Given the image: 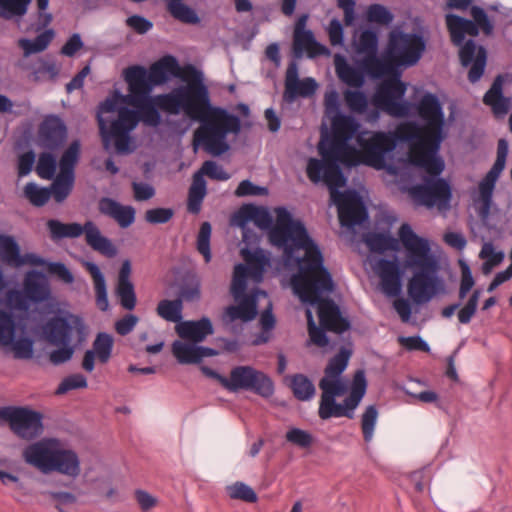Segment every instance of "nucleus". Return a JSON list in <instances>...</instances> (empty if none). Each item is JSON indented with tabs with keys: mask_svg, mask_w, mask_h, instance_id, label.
Instances as JSON below:
<instances>
[{
	"mask_svg": "<svg viewBox=\"0 0 512 512\" xmlns=\"http://www.w3.org/2000/svg\"><path fill=\"white\" fill-rule=\"evenodd\" d=\"M79 153L80 143L73 141L60 159V172L49 189L51 196L58 203L64 201L73 188L74 166L78 161Z\"/></svg>",
	"mask_w": 512,
	"mask_h": 512,
	"instance_id": "4468645a",
	"label": "nucleus"
},
{
	"mask_svg": "<svg viewBox=\"0 0 512 512\" xmlns=\"http://www.w3.org/2000/svg\"><path fill=\"white\" fill-rule=\"evenodd\" d=\"M367 246L373 252L396 251L399 247V240L392 237L390 233H368L365 237Z\"/></svg>",
	"mask_w": 512,
	"mask_h": 512,
	"instance_id": "c9c22d12",
	"label": "nucleus"
},
{
	"mask_svg": "<svg viewBox=\"0 0 512 512\" xmlns=\"http://www.w3.org/2000/svg\"><path fill=\"white\" fill-rule=\"evenodd\" d=\"M249 222H253L262 230H268L271 245L282 250L284 256H292L295 252H303V256H321V251L309 237L304 225L293 219L284 207H277L273 214L266 207L244 205L231 217V225L243 229V243L240 256H267L266 251L259 247V238L246 230Z\"/></svg>",
	"mask_w": 512,
	"mask_h": 512,
	"instance_id": "6e6552de",
	"label": "nucleus"
},
{
	"mask_svg": "<svg viewBox=\"0 0 512 512\" xmlns=\"http://www.w3.org/2000/svg\"><path fill=\"white\" fill-rule=\"evenodd\" d=\"M115 295L124 310L132 312L135 309L137 296L132 281L118 282L115 288Z\"/></svg>",
	"mask_w": 512,
	"mask_h": 512,
	"instance_id": "a19ab883",
	"label": "nucleus"
},
{
	"mask_svg": "<svg viewBox=\"0 0 512 512\" xmlns=\"http://www.w3.org/2000/svg\"><path fill=\"white\" fill-rule=\"evenodd\" d=\"M507 155L508 143L505 139H500L497 145V158L493 167L480 181L478 188L471 193L473 205L482 219H486L489 215L495 184L505 168Z\"/></svg>",
	"mask_w": 512,
	"mask_h": 512,
	"instance_id": "f8f14e48",
	"label": "nucleus"
},
{
	"mask_svg": "<svg viewBox=\"0 0 512 512\" xmlns=\"http://www.w3.org/2000/svg\"><path fill=\"white\" fill-rule=\"evenodd\" d=\"M56 158L49 153H42L38 159L36 172L42 179L50 180L56 172Z\"/></svg>",
	"mask_w": 512,
	"mask_h": 512,
	"instance_id": "603ef678",
	"label": "nucleus"
},
{
	"mask_svg": "<svg viewBox=\"0 0 512 512\" xmlns=\"http://www.w3.org/2000/svg\"><path fill=\"white\" fill-rule=\"evenodd\" d=\"M457 263L460 269L458 298L460 300H465L472 289L476 288V278L473 275L467 258H457Z\"/></svg>",
	"mask_w": 512,
	"mask_h": 512,
	"instance_id": "ea45409f",
	"label": "nucleus"
},
{
	"mask_svg": "<svg viewBox=\"0 0 512 512\" xmlns=\"http://www.w3.org/2000/svg\"><path fill=\"white\" fill-rule=\"evenodd\" d=\"M306 17L299 20L294 32V51L297 54L306 52L310 56L322 53L324 47L316 42L311 31L304 30Z\"/></svg>",
	"mask_w": 512,
	"mask_h": 512,
	"instance_id": "bb28decb",
	"label": "nucleus"
},
{
	"mask_svg": "<svg viewBox=\"0 0 512 512\" xmlns=\"http://www.w3.org/2000/svg\"><path fill=\"white\" fill-rule=\"evenodd\" d=\"M175 331L180 339L196 345L214 333V326L208 316H202L198 320H182L175 326Z\"/></svg>",
	"mask_w": 512,
	"mask_h": 512,
	"instance_id": "a211bd4d",
	"label": "nucleus"
},
{
	"mask_svg": "<svg viewBox=\"0 0 512 512\" xmlns=\"http://www.w3.org/2000/svg\"><path fill=\"white\" fill-rule=\"evenodd\" d=\"M471 15L474 19V24L480 28H482V30L484 31L485 34L489 35L491 34L492 30H493V25L491 24L490 20L488 19V16L487 14L485 13V11L480 8V7H477V6H474L472 9H471Z\"/></svg>",
	"mask_w": 512,
	"mask_h": 512,
	"instance_id": "69168bd1",
	"label": "nucleus"
},
{
	"mask_svg": "<svg viewBox=\"0 0 512 512\" xmlns=\"http://www.w3.org/2000/svg\"><path fill=\"white\" fill-rule=\"evenodd\" d=\"M173 216L170 208H154L147 210L145 220L151 224H162L168 222Z\"/></svg>",
	"mask_w": 512,
	"mask_h": 512,
	"instance_id": "e2e57ef3",
	"label": "nucleus"
},
{
	"mask_svg": "<svg viewBox=\"0 0 512 512\" xmlns=\"http://www.w3.org/2000/svg\"><path fill=\"white\" fill-rule=\"evenodd\" d=\"M85 239L87 244L96 252L111 256L115 253V247L112 242L102 235L99 228L91 221L84 224Z\"/></svg>",
	"mask_w": 512,
	"mask_h": 512,
	"instance_id": "c756f323",
	"label": "nucleus"
},
{
	"mask_svg": "<svg viewBox=\"0 0 512 512\" xmlns=\"http://www.w3.org/2000/svg\"><path fill=\"white\" fill-rule=\"evenodd\" d=\"M405 394L416 399L417 401L425 404H434L440 410L448 413V407L444 405L443 401L440 398V395L435 390L427 389L423 390L419 393H412L408 390H404Z\"/></svg>",
	"mask_w": 512,
	"mask_h": 512,
	"instance_id": "864d4df0",
	"label": "nucleus"
},
{
	"mask_svg": "<svg viewBox=\"0 0 512 512\" xmlns=\"http://www.w3.org/2000/svg\"><path fill=\"white\" fill-rule=\"evenodd\" d=\"M54 37L52 30H47L38 35L34 40L22 38L18 41L19 46L23 49L24 55L29 56L33 53L44 51Z\"/></svg>",
	"mask_w": 512,
	"mask_h": 512,
	"instance_id": "37998d69",
	"label": "nucleus"
},
{
	"mask_svg": "<svg viewBox=\"0 0 512 512\" xmlns=\"http://www.w3.org/2000/svg\"><path fill=\"white\" fill-rule=\"evenodd\" d=\"M359 385H369L364 368H358L354 371L352 378L337 377L328 373H324L319 380L318 386L321 390V397L344 396L345 393L355 389Z\"/></svg>",
	"mask_w": 512,
	"mask_h": 512,
	"instance_id": "dca6fc26",
	"label": "nucleus"
},
{
	"mask_svg": "<svg viewBox=\"0 0 512 512\" xmlns=\"http://www.w3.org/2000/svg\"><path fill=\"white\" fill-rule=\"evenodd\" d=\"M317 82L310 77L303 80L298 78L297 66L293 63L286 71L285 91L283 98L286 102L292 103L297 97H310L317 90Z\"/></svg>",
	"mask_w": 512,
	"mask_h": 512,
	"instance_id": "f3484780",
	"label": "nucleus"
},
{
	"mask_svg": "<svg viewBox=\"0 0 512 512\" xmlns=\"http://www.w3.org/2000/svg\"><path fill=\"white\" fill-rule=\"evenodd\" d=\"M398 236L409 256H430L431 246L429 241L416 235L410 225L402 224Z\"/></svg>",
	"mask_w": 512,
	"mask_h": 512,
	"instance_id": "393cba45",
	"label": "nucleus"
},
{
	"mask_svg": "<svg viewBox=\"0 0 512 512\" xmlns=\"http://www.w3.org/2000/svg\"><path fill=\"white\" fill-rule=\"evenodd\" d=\"M99 210L102 214L113 218L122 228L129 227L135 220V209L132 206L121 205L110 198L100 200Z\"/></svg>",
	"mask_w": 512,
	"mask_h": 512,
	"instance_id": "b1692460",
	"label": "nucleus"
},
{
	"mask_svg": "<svg viewBox=\"0 0 512 512\" xmlns=\"http://www.w3.org/2000/svg\"><path fill=\"white\" fill-rule=\"evenodd\" d=\"M235 195L238 197L253 195V196H266L268 195V189L266 187L257 186L249 180H243L238 185Z\"/></svg>",
	"mask_w": 512,
	"mask_h": 512,
	"instance_id": "680f3d73",
	"label": "nucleus"
},
{
	"mask_svg": "<svg viewBox=\"0 0 512 512\" xmlns=\"http://www.w3.org/2000/svg\"><path fill=\"white\" fill-rule=\"evenodd\" d=\"M138 322L139 317L136 314L128 312L115 321L114 329L118 335L126 336L134 330Z\"/></svg>",
	"mask_w": 512,
	"mask_h": 512,
	"instance_id": "4d7b16f0",
	"label": "nucleus"
},
{
	"mask_svg": "<svg viewBox=\"0 0 512 512\" xmlns=\"http://www.w3.org/2000/svg\"><path fill=\"white\" fill-rule=\"evenodd\" d=\"M194 349L195 345L185 340L176 339L171 345L172 355L175 357L177 363L181 365L194 364Z\"/></svg>",
	"mask_w": 512,
	"mask_h": 512,
	"instance_id": "49530a36",
	"label": "nucleus"
},
{
	"mask_svg": "<svg viewBox=\"0 0 512 512\" xmlns=\"http://www.w3.org/2000/svg\"><path fill=\"white\" fill-rule=\"evenodd\" d=\"M483 293L481 286L472 289L470 294L467 296L466 302L458 310L457 317L460 324L467 325L476 316L479 307V300Z\"/></svg>",
	"mask_w": 512,
	"mask_h": 512,
	"instance_id": "e433bc0d",
	"label": "nucleus"
},
{
	"mask_svg": "<svg viewBox=\"0 0 512 512\" xmlns=\"http://www.w3.org/2000/svg\"><path fill=\"white\" fill-rule=\"evenodd\" d=\"M398 342L407 352L420 351L430 353V345L419 335L399 336Z\"/></svg>",
	"mask_w": 512,
	"mask_h": 512,
	"instance_id": "6e6d98bb",
	"label": "nucleus"
},
{
	"mask_svg": "<svg viewBox=\"0 0 512 512\" xmlns=\"http://www.w3.org/2000/svg\"><path fill=\"white\" fill-rule=\"evenodd\" d=\"M227 495L233 500H240L245 503L254 504L259 497L256 491L248 484L237 481L226 487Z\"/></svg>",
	"mask_w": 512,
	"mask_h": 512,
	"instance_id": "79ce46f5",
	"label": "nucleus"
},
{
	"mask_svg": "<svg viewBox=\"0 0 512 512\" xmlns=\"http://www.w3.org/2000/svg\"><path fill=\"white\" fill-rule=\"evenodd\" d=\"M344 100L350 111L358 114L366 112L368 100L366 95L357 90H346L344 92Z\"/></svg>",
	"mask_w": 512,
	"mask_h": 512,
	"instance_id": "3c124183",
	"label": "nucleus"
},
{
	"mask_svg": "<svg viewBox=\"0 0 512 512\" xmlns=\"http://www.w3.org/2000/svg\"><path fill=\"white\" fill-rule=\"evenodd\" d=\"M67 137V128L61 118L55 115L45 117L39 127V139L49 149L60 146Z\"/></svg>",
	"mask_w": 512,
	"mask_h": 512,
	"instance_id": "aec40b11",
	"label": "nucleus"
},
{
	"mask_svg": "<svg viewBox=\"0 0 512 512\" xmlns=\"http://www.w3.org/2000/svg\"><path fill=\"white\" fill-rule=\"evenodd\" d=\"M338 396L320 397L318 416L322 421L334 418V401Z\"/></svg>",
	"mask_w": 512,
	"mask_h": 512,
	"instance_id": "338daca9",
	"label": "nucleus"
},
{
	"mask_svg": "<svg viewBox=\"0 0 512 512\" xmlns=\"http://www.w3.org/2000/svg\"><path fill=\"white\" fill-rule=\"evenodd\" d=\"M211 225L203 222L197 236V250L202 256H210Z\"/></svg>",
	"mask_w": 512,
	"mask_h": 512,
	"instance_id": "13d9d810",
	"label": "nucleus"
},
{
	"mask_svg": "<svg viewBox=\"0 0 512 512\" xmlns=\"http://www.w3.org/2000/svg\"><path fill=\"white\" fill-rule=\"evenodd\" d=\"M135 498L142 512H147L158 504V498L143 489H136Z\"/></svg>",
	"mask_w": 512,
	"mask_h": 512,
	"instance_id": "0e129e2a",
	"label": "nucleus"
},
{
	"mask_svg": "<svg viewBox=\"0 0 512 512\" xmlns=\"http://www.w3.org/2000/svg\"><path fill=\"white\" fill-rule=\"evenodd\" d=\"M366 19L368 22L388 25L393 20L390 11L380 4H372L366 10Z\"/></svg>",
	"mask_w": 512,
	"mask_h": 512,
	"instance_id": "5fc2aeb1",
	"label": "nucleus"
},
{
	"mask_svg": "<svg viewBox=\"0 0 512 512\" xmlns=\"http://www.w3.org/2000/svg\"><path fill=\"white\" fill-rule=\"evenodd\" d=\"M285 440L300 449L309 450L317 442L315 435L306 429L290 426L285 432Z\"/></svg>",
	"mask_w": 512,
	"mask_h": 512,
	"instance_id": "4c0bfd02",
	"label": "nucleus"
},
{
	"mask_svg": "<svg viewBox=\"0 0 512 512\" xmlns=\"http://www.w3.org/2000/svg\"><path fill=\"white\" fill-rule=\"evenodd\" d=\"M460 61L465 67L471 65L468 73L470 82H477L483 75L486 66V51L474 41H467L460 49Z\"/></svg>",
	"mask_w": 512,
	"mask_h": 512,
	"instance_id": "6ab92c4d",
	"label": "nucleus"
},
{
	"mask_svg": "<svg viewBox=\"0 0 512 512\" xmlns=\"http://www.w3.org/2000/svg\"><path fill=\"white\" fill-rule=\"evenodd\" d=\"M115 344V338L113 334L100 331L96 334V337L92 343V352L97 356V361L100 364H107L112 357L113 349Z\"/></svg>",
	"mask_w": 512,
	"mask_h": 512,
	"instance_id": "473e14b6",
	"label": "nucleus"
},
{
	"mask_svg": "<svg viewBox=\"0 0 512 512\" xmlns=\"http://www.w3.org/2000/svg\"><path fill=\"white\" fill-rule=\"evenodd\" d=\"M24 195L34 206H43L50 199L51 192L48 188L30 182L24 187Z\"/></svg>",
	"mask_w": 512,
	"mask_h": 512,
	"instance_id": "8fccbe9b",
	"label": "nucleus"
},
{
	"mask_svg": "<svg viewBox=\"0 0 512 512\" xmlns=\"http://www.w3.org/2000/svg\"><path fill=\"white\" fill-rule=\"evenodd\" d=\"M502 87L503 78L502 76H497L483 98L484 103L490 106L493 113L498 117L505 116L511 107L510 99L502 95Z\"/></svg>",
	"mask_w": 512,
	"mask_h": 512,
	"instance_id": "cd10ccee",
	"label": "nucleus"
},
{
	"mask_svg": "<svg viewBox=\"0 0 512 512\" xmlns=\"http://www.w3.org/2000/svg\"><path fill=\"white\" fill-rule=\"evenodd\" d=\"M324 106L327 114H336L331 122L333 139H322L319 142L318 151L323 160L309 159L306 172L313 183L322 181L327 185L331 200L338 208L341 225L352 228L363 223L368 214L358 192L338 191V188L346 185V178L338 163L347 166L362 163L377 170L385 169L388 173H396V167L388 163L395 142L386 132H358L360 124L355 118L338 114L339 95L336 90L331 89L325 93Z\"/></svg>",
	"mask_w": 512,
	"mask_h": 512,
	"instance_id": "f03ea898",
	"label": "nucleus"
},
{
	"mask_svg": "<svg viewBox=\"0 0 512 512\" xmlns=\"http://www.w3.org/2000/svg\"><path fill=\"white\" fill-rule=\"evenodd\" d=\"M182 0H168L167 6L171 15L184 23L195 24L199 18L193 9L181 2Z\"/></svg>",
	"mask_w": 512,
	"mask_h": 512,
	"instance_id": "de8ad7c7",
	"label": "nucleus"
},
{
	"mask_svg": "<svg viewBox=\"0 0 512 512\" xmlns=\"http://www.w3.org/2000/svg\"><path fill=\"white\" fill-rule=\"evenodd\" d=\"M208 176L211 179L226 181L230 178V175L216 162L206 161L203 163L201 170L198 172Z\"/></svg>",
	"mask_w": 512,
	"mask_h": 512,
	"instance_id": "bf43d9fd",
	"label": "nucleus"
},
{
	"mask_svg": "<svg viewBox=\"0 0 512 512\" xmlns=\"http://www.w3.org/2000/svg\"><path fill=\"white\" fill-rule=\"evenodd\" d=\"M281 261L279 274L281 285L290 288L304 309L308 342L319 347L323 353L342 346L327 362L324 373L337 377L343 375L353 355L351 331L353 319L342 303V294L334 280L331 269L325 264L327 258H263Z\"/></svg>",
	"mask_w": 512,
	"mask_h": 512,
	"instance_id": "7ed1b4c3",
	"label": "nucleus"
},
{
	"mask_svg": "<svg viewBox=\"0 0 512 512\" xmlns=\"http://www.w3.org/2000/svg\"><path fill=\"white\" fill-rule=\"evenodd\" d=\"M378 34L372 29H365L360 32L359 36L354 42L355 50L358 54L364 55L362 65L368 72L366 62L371 58H378L376 56L378 50Z\"/></svg>",
	"mask_w": 512,
	"mask_h": 512,
	"instance_id": "7c9ffc66",
	"label": "nucleus"
},
{
	"mask_svg": "<svg viewBox=\"0 0 512 512\" xmlns=\"http://www.w3.org/2000/svg\"><path fill=\"white\" fill-rule=\"evenodd\" d=\"M425 48V40L420 34L394 29L389 33L381 58L367 60L368 74L372 78H387L378 85L371 99L377 109L393 117L408 115L411 105L403 100L407 86L400 77L405 68L419 62Z\"/></svg>",
	"mask_w": 512,
	"mask_h": 512,
	"instance_id": "423d86ee",
	"label": "nucleus"
},
{
	"mask_svg": "<svg viewBox=\"0 0 512 512\" xmlns=\"http://www.w3.org/2000/svg\"><path fill=\"white\" fill-rule=\"evenodd\" d=\"M44 418L42 411L31 405H3L1 425L19 439L29 441L22 451L25 464L42 475L58 473L75 479L81 472L78 453L57 437H43Z\"/></svg>",
	"mask_w": 512,
	"mask_h": 512,
	"instance_id": "39448f33",
	"label": "nucleus"
},
{
	"mask_svg": "<svg viewBox=\"0 0 512 512\" xmlns=\"http://www.w3.org/2000/svg\"><path fill=\"white\" fill-rule=\"evenodd\" d=\"M464 345H465V340L463 339L459 343L458 347L450 355H448L445 359L444 376L447 377L449 380H451L454 383H460V377L458 375V372H457V369L455 366V358H456V355L458 354L459 350L461 349V347H463Z\"/></svg>",
	"mask_w": 512,
	"mask_h": 512,
	"instance_id": "052dcab7",
	"label": "nucleus"
},
{
	"mask_svg": "<svg viewBox=\"0 0 512 512\" xmlns=\"http://www.w3.org/2000/svg\"><path fill=\"white\" fill-rule=\"evenodd\" d=\"M32 0H0V16L10 19L13 16H23L26 14L29 4ZM37 7L40 11L39 18L43 21L44 25L51 22L52 16L45 13L48 8L49 0H36Z\"/></svg>",
	"mask_w": 512,
	"mask_h": 512,
	"instance_id": "4be33fe9",
	"label": "nucleus"
},
{
	"mask_svg": "<svg viewBox=\"0 0 512 512\" xmlns=\"http://www.w3.org/2000/svg\"><path fill=\"white\" fill-rule=\"evenodd\" d=\"M74 259L82 263V265L89 271L93 279L96 305L101 311L107 312L110 309V302L104 273L101 271L98 264L91 261L93 258Z\"/></svg>",
	"mask_w": 512,
	"mask_h": 512,
	"instance_id": "412c9836",
	"label": "nucleus"
},
{
	"mask_svg": "<svg viewBox=\"0 0 512 512\" xmlns=\"http://www.w3.org/2000/svg\"><path fill=\"white\" fill-rule=\"evenodd\" d=\"M35 310L31 309L30 303L19 304L15 308L14 323L20 331H26L35 320Z\"/></svg>",
	"mask_w": 512,
	"mask_h": 512,
	"instance_id": "09e8293b",
	"label": "nucleus"
},
{
	"mask_svg": "<svg viewBox=\"0 0 512 512\" xmlns=\"http://www.w3.org/2000/svg\"><path fill=\"white\" fill-rule=\"evenodd\" d=\"M172 274L173 279L168 283V289L173 291L176 299L184 304L196 302L201 298V281L194 270L173 267Z\"/></svg>",
	"mask_w": 512,
	"mask_h": 512,
	"instance_id": "2eb2a0df",
	"label": "nucleus"
},
{
	"mask_svg": "<svg viewBox=\"0 0 512 512\" xmlns=\"http://www.w3.org/2000/svg\"><path fill=\"white\" fill-rule=\"evenodd\" d=\"M335 72L338 78L346 85L354 88L363 86L364 74L357 68L351 66L343 55L334 56Z\"/></svg>",
	"mask_w": 512,
	"mask_h": 512,
	"instance_id": "c85d7f7f",
	"label": "nucleus"
},
{
	"mask_svg": "<svg viewBox=\"0 0 512 512\" xmlns=\"http://www.w3.org/2000/svg\"><path fill=\"white\" fill-rule=\"evenodd\" d=\"M362 264L369 265L378 278L381 291L387 296L402 295L405 283L409 280L404 264H438L445 265L450 282L456 280V275L450 268V258H360Z\"/></svg>",
	"mask_w": 512,
	"mask_h": 512,
	"instance_id": "9d476101",
	"label": "nucleus"
},
{
	"mask_svg": "<svg viewBox=\"0 0 512 512\" xmlns=\"http://www.w3.org/2000/svg\"><path fill=\"white\" fill-rule=\"evenodd\" d=\"M129 93L115 91L98 108L97 120L105 149L113 144L120 154L134 150L131 132L140 121L149 127L161 123L158 109L170 115L183 113L200 122L193 134V147L220 156L230 148L228 134H238L240 119L227 110L213 106L202 72L192 65L180 67L166 56L149 71L132 66L124 71Z\"/></svg>",
	"mask_w": 512,
	"mask_h": 512,
	"instance_id": "f257e3e1",
	"label": "nucleus"
},
{
	"mask_svg": "<svg viewBox=\"0 0 512 512\" xmlns=\"http://www.w3.org/2000/svg\"><path fill=\"white\" fill-rule=\"evenodd\" d=\"M446 24L455 45H461L466 34L476 36L478 28L471 20L456 15H447Z\"/></svg>",
	"mask_w": 512,
	"mask_h": 512,
	"instance_id": "2f4dec72",
	"label": "nucleus"
},
{
	"mask_svg": "<svg viewBox=\"0 0 512 512\" xmlns=\"http://www.w3.org/2000/svg\"><path fill=\"white\" fill-rule=\"evenodd\" d=\"M284 383L298 401L307 402L316 395V387L313 380L304 373L288 374L284 377Z\"/></svg>",
	"mask_w": 512,
	"mask_h": 512,
	"instance_id": "5701e85b",
	"label": "nucleus"
},
{
	"mask_svg": "<svg viewBox=\"0 0 512 512\" xmlns=\"http://www.w3.org/2000/svg\"><path fill=\"white\" fill-rule=\"evenodd\" d=\"M422 278L413 277L407 281V296L393 302V307L403 323L415 324L414 315L430 301Z\"/></svg>",
	"mask_w": 512,
	"mask_h": 512,
	"instance_id": "ddd939ff",
	"label": "nucleus"
},
{
	"mask_svg": "<svg viewBox=\"0 0 512 512\" xmlns=\"http://www.w3.org/2000/svg\"><path fill=\"white\" fill-rule=\"evenodd\" d=\"M417 111L425 123L423 127L414 122H405L398 125L393 133H388L395 142L388 163L397 169L396 173L391 174L398 175L411 165L423 169L430 177L422 185L409 188L410 197L418 205L445 212L450 209L452 190L449 182L437 178L444 170V162L438 156L444 138L442 106L437 96L427 93L417 104Z\"/></svg>",
	"mask_w": 512,
	"mask_h": 512,
	"instance_id": "20e7f679",
	"label": "nucleus"
},
{
	"mask_svg": "<svg viewBox=\"0 0 512 512\" xmlns=\"http://www.w3.org/2000/svg\"><path fill=\"white\" fill-rule=\"evenodd\" d=\"M88 387L87 377L82 373H72L65 376L55 389V395L63 396L73 390L86 389Z\"/></svg>",
	"mask_w": 512,
	"mask_h": 512,
	"instance_id": "c03bdc74",
	"label": "nucleus"
},
{
	"mask_svg": "<svg viewBox=\"0 0 512 512\" xmlns=\"http://www.w3.org/2000/svg\"><path fill=\"white\" fill-rule=\"evenodd\" d=\"M47 227L53 240L77 238L84 232V225L82 226L79 223H62L53 219L47 222Z\"/></svg>",
	"mask_w": 512,
	"mask_h": 512,
	"instance_id": "f704fd0d",
	"label": "nucleus"
},
{
	"mask_svg": "<svg viewBox=\"0 0 512 512\" xmlns=\"http://www.w3.org/2000/svg\"><path fill=\"white\" fill-rule=\"evenodd\" d=\"M379 416L378 407L376 404H370L365 408L361 415L360 426L362 430L363 439L366 443L372 440L375 427Z\"/></svg>",
	"mask_w": 512,
	"mask_h": 512,
	"instance_id": "a18cd8bd",
	"label": "nucleus"
},
{
	"mask_svg": "<svg viewBox=\"0 0 512 512\" xmlns=\"http://www.w3.org/2000/svg\"><path fill=\"white\" fill-rule=\"evenodd\" d=\"M184 304L176 299H162L158 302L156 312L167 322L180 323L182 320Z\"/></svg>",
	"mask_w": 512,
	"mask_h": 512,
	"instance_id": "72a5a7b5",
	"label": "nucleus"
},
{
	"mask_svg": "<svg viewBox=\"0 0 512 512\" xmlns=\"http://www.w3.org/2000/svg\"><path fill=\"white\" fill-rule=\"evenodd\" d=\"M126 24L138 34H144L148 32L153 26L151 21L139 15L128 17Z\"/></svg>",
	"mask_w": 512,
	"mask_h": 512,
	"instance_id": "774afa93",
	"label": "nucleus"
},
{
	"mask_svg": "<svg viewBox=\"0 0 512 512\" xmlns=\"http://www.w3.org/2000/svg\"><path fill=\"white\" fill-rule=\"evenodd\" d=\"M243 262H236L233 266L229 295L233 303L223 308L221 321L225 328L234 335L233 338L217 337L218 348L221 353H236L241 348L238 336L242 334L245 326L253 322L259 316V302L269 296L268 291L261 288L264 282L269 264L277 265L275 275L279 273V267L283 262L268 261L263 258H242Z\"/></svg>",
	"mask_w": 512,
	"mask_h": 512,
	"instance_id": "0eeeda50",
	"label": "nucleus"
},
{
	"mask_svg": "<svg viewBox=\"0 0 512 512\" xmlns=\"http://www.w3.org/2000/svg\"><path fill=\"white\" fill-rule=\"evenodd\" d=\"M47 315L53 314L45 321V329L53 335L56 349L47 352L49 362L53 366H60L69 362L76 350L81 349L87 341L89 327L84 318L68 310L46 311Z\"/></svg>",
	"mask_w": 512,
	"mask_h": 512,
	"instance_id": "1a4fd4ad",
	"label": "nucleus"
},
{
	"mask_svg": "<svg viewBox=\"0 0 512 512\" xmlns=\"http://www.w3.org/2000/svg\"><path fill=\"white\" fill-rule=\"evenodd\" d=\"M206 195V182L201 173H195L193 181L189 189L188 195V210L191 213H198L201 209V204Z\"/></svg>",
	"mask_w": 512,
	"mask_h": 512,
	"instance_id": "58836bf2",
	"label": "nucleus"
},
{
	"mask_svg": "<svg viewBox=\"0 0 512 512\" xmlns=\"http://www.w3.org/2000/svg\"><path fill=\"white\" fill-rule=\"evenodd\" d=\"M368 385L359 386L355 389L345 393V398L342 402L334 401V418L346 417L354 419L355 411L361 403L362 399L367 393Z\"/></svg>",
	"mask_w": 512,
	"mask_h": 512,
	"instance_id": "a878e982",
	"label": "nucleus"
},
{
	"mask_svg": "<svg viewBox=\"0 0 512 512\" xmlns=\"http://www.w3.org/2000/svg\"><path fill=\"white\" fill-rule=\"evenodd\" d=\"M224 389L229 393L247 391L268 399L274 394L275 384L269 374L252 365H235L227 375Z\"/></svg>",
	"mask_w": 512,
	"mask_h": 512,
	"instance_id": "9b49d317",
	"label": "nucleus"
}]
</instances>
